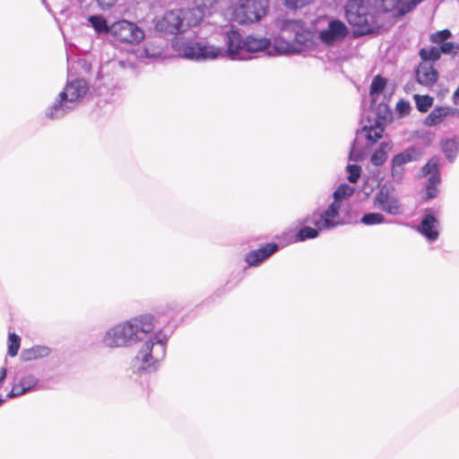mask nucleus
Returning a JSON list of instances; mask_svg holds the SVG:
<instances>
[{"mask_svg":"<svg viewBox=\"0 0 459 459\" xmlns=\"http://www.w3.org/2000/svg\"><path fill=\"white\" fill-rule=\"evenodd\" d=\"M172 309L165 314L167 318L160 321L152 314H143L128 320L120 322L109 327L102 337V344L105 347L130 348L143 342L134 358L135 372H155L160 362L165 358L168 341L171 333H168L165 329L160 328L154 332L157 325H169L177 315Z\"/></svg>","mask_w":459,"mask_h":459,"instance_id":"nucleus-1","label":"nucleus"},{"mask_svg":"<svg viewBox=\"0 0 459 459\" xmlns=\"http://www.w3.org/2000/svg\"><path fill=\"white\" fill-rule=\"evenodd\" d=\"M226 53L231 59L244 60V39L239 32L230 30L225 34ZM225 50L220 47L209 45L204 41L186 43L182 48V56L185 58L195 61L215 59L223 56Z\"/></svg>","mask_w":459,"mask_h":459,"instance_id":"nucleus-2","label":"nucleus"},{"mask_svg":"<svg viewBox=\"0 0 459 459\" xmlns=\"http://www.w3.org/2000/svg\"><path fill=\"white\" fill-rule=\"evenodd\" d=\"M204 16V11L201 7L168 11L156 18L155 29L165 35H178L198 25Z\"/></svg>","mask_w":459,"mask_h":459,"instance_id":"nucleus-3","label":"nucleus"},{"mask_svg":"<svg viewBox=\"0 0 459 459\" xmlns=\"http://www.w3.org/2000/svg\"><path fill=\"white\" fill-rule=\"evenodd\" d=\"M387 112L388 108L385 104L378 106L377 112V117L372 123L368 119V125H364L360 131H358L353 140L349 153V160L359 161L364 159L367 150L372 147L379 139L383 137L385 131V117L380 116L381 112Z\"/></svg>","mask_w":459,"mask_h":459,"instance_id":"nucleus-4","label":"nucleus"},{"mask_svg":"<svg viewBox=\"0 0 459 459\" xmlns=\"http://www.w3.org/2000/svg\"><path fill=\"white\" fill-rule=\"evenodd\" d=\"M89 90L84 79L68 82L56 100L46 110V117L52 120L64 117L77 107Z\"/></svg>","mask_w":459,"mask_h":459,"instance_id":"nucleus-5","label":"nucleus"},{"mask_svg":"<svg viewBox=\"0 0 459 459\" xmlns=\"http://www.w3.org/2000/svg\"><path fill=\"white\" fill-rule=\"evenodd\" d=\"M354 193V188L347 184L340 185L333 192V202L324 212H315L304 222L313 224L321 230H331L343 223L340 218V203Z\"/></svg>","mask_w":459,"mask_h":459,"instance_id":"nucleus-6","label":"nucleus"},{"mask_svg":"<svg viewBox=\"0 0 459 459\" xmlns=\"http://www.w3.org/2000/svg\"><path fill=\"white\" fill-rule=\"evenodd\" d=\"M345 16L354 28L355 36L371 34L377 27L375 15L369 12L362 0H349L345 6Z\"/></svg>","mask_w":459,"mask_h":459,"instance_id":"nucleus-7","label":"nucleus"},{"mask_svg":"<svg viewBox=\"0 0 459 459\" xmlns=\"http://www.w3.org/2000/svg\"><path fill=\"white\" fill-rule=\"evenodd\" d=\"M269 0H239L235 9L237 22L242 24L253 23L265 15Z\"/></svg>","mask_w":459,"mask_h":459,"instance_id":"nucleus-8","label":"nucleus"},{"mask_svg":"<svg viewBox=\"0 0 459 459\" xmlns=\"http://www.w3.org/2000/svg\"><path fill=\"white\" fill-rule=\"evenodd\" d=\"M422 151L416 146H410L395 154L391 160L390 174L394 182L401 183L405 173V165L420 160Z\"/></svg>","mask_w":459,"mask_h":459,"instance_id":"nucleus-9","label":"nucleus"},{"mask_svg":"<svg viewBox=\"0 0 459 459\" xmlns=\"http://www.w3.org/2000/svg\"><path fill=\"white\" fill-rule=\"evenodd\" d=\"M109 34L121 43H139L144 38V32L135 23L121 20L110 26Z\"/></svg>","mask_w":459,"mask_h":459,"instance_id":"nucleus-10","label":"nucleus"},{"mask_svg":"<svg viewBox=\"0 0 459 459\" xmlns=\"http://www.w3.org/2000/svg\"><path fill=\"white\" fill-rule=\"evenodd\" d=\"M441 214V206L426 208L418 227L419 232L429 242H434L439 236L440 222L437 217Z\"/></svg>","mask_w":459,"mask_h":459,"instance_id":"nucleus-11","label":"nucleus"},{"mask_svg":"<svg viewBox=\"0 0 459 459\" xmlns=\"http://www.w3.org/2000/svg\"><path fill=\"white\" fill-rule=\"evenodd\" d=\"M281 30L292 35L290 39L297 45L299 50L312 44V36L301 21L285 20L281 23Z\"/></svg>","mask_w":459,"mask_h":459,"instance_id":"nucleus-12","label":"nucleus"},{"mask_svg":"<svg viewBox=\"0 0 459 459\" xmlns=\"http://www.w3.org/2000/svg\"><path fill=\"white\" fill-rule=\"evenodd\" d=\"M374 206L388 214L399 215L403 213V207L399 200L389 189L382 187L374 196Z\"/></svg>","mask_w":459,"mask_h":459,"instance_id":"nucleus-13","label":"nucleus"},{"mask_svg":"<svg viewBox=\"0 0 459 459\" xmlns=\"http://www.w3.org/2000/svg\"><path fill=\"white\" fill-rule=\"evenodd\" d=\"M348 35L346 25L339 20H332L328 27L319 32V39L325 45L333 46L342 41Z\"/></svg>","mask_w":459,"mask_h":459,"instance_id":"nucleus-14","label":"nucleus"},{"mask_svg":"<svg viewBox=\"0 0 459 459\" xmlns=\"http://www.w3.org/2000/svg\"><path fill=\"white\" fill-rule=\"evenodd\" d=\"M279 248L280 247L276 243H268L258 249L247 253L244 258L245 262L250 267L258 266L276 253Z\"/></svg>","mask_w":459,"mask_h":459,"instance_id":"nucleus-15","label":"nucleus"},{"mask_svg":"<svg viewBox=\"0 0 459 459\" xmlns=\"http://www.w3.org/2000/svg\"><path fill=\"white\" fill-rule=\"evenodd\" d=\"M415 77L420 85L431 88L438 79V72L429 62H421L415 70Z\"/></svg>","mask_w":459,"mask_h":459,"instance_id":"nucleus-16","label":"nucleus"},{"mask_svg":"<svg viewBox=\"0 0 459 459\" xmlns=\"http://www.w3.org/2000/svg\"><path fill=\"white\" fill-rule=\"evenodd\" d=\"M456 108L451 107H437L424 119V125L427 126H434L440 124L445 117L458 114Z\"/></svg>","mask_w":459,"mask_h":459,"instance_id":"nucleus-17","label":"nucleus"},{"mask_svg":"<svg viewBox=\"0 0 459 459\" xmlns=\"http://www.w3.org/2000/svg\"><path fill=\"white\" fill-rule=\"evenodd\" d=\"M270 46L271 40L269 39L249 35L244 39V56L247 53L264 51Z\"/></svg>","mask_w":459,"mask_h":459,"instance_id":"nucleus-18","label":"nucleus"},{"mask_svg":"<svg viewBox=\"0 0 459 459\" xmlns=\"http://www.w3.org/2000/svg\"><path fill=\"white\" fill-rule=\"evenodd\" d=\"M316 229L305 226L299 230L297 232L290 231L284 235L289 238V243L302 242L307 239L316 238L321 229L315 226Z\"/></svg>","mask_w":459,"mask_h":459,"instance_id":"nucleus-19","label":"nucleus"},{"mask_svg":"<svg viewBox=\"0 0 459 459\" xmlns=\"http://www.w3.org/2000/svg\"><path fill=\"white\" fill-rule=\"evenodd\" d=\"M440 147L449 162H454L459 152V140L456 137L442 140Z\"/></svg>","mask_w":459,"mask_h":459,"instance_id":"nucleus-20","label":"nucleus"},{"mask_svg":"<svg viewBox=\"0 0 459 459\" xmlns=\"http://www.w3.org/2000/svg\"><path fill=\"white\" fill-rule=\"evenodd\" d=\"M50 349L47 346L37 345L30 349L23 350L21 357L24 361L38 359L48 356Z\"/></svg>","mask_w":459,"mask_h":459,"instance_id":"nucleus-21","label":"nucleus"},{"mask_svg":"<svg viewBox=\"0 0 459 459\" xmlns=\"http://www.w3.org/2000/svg\"><path fill=\"white\" fill-rule=\"evenodd\" d=\"M392 143L390 142H382L371 155L370 161L376 167L382 166L387 160V152L391 150Z\"/></svg>","mask_w":459,"mask_h":459,"instance_id":"nucleus-22","label":"nucleus"},{"mask_svg":"<svg viewBox=\"0 0 459 459\" xmlns=\"http://www.w3.org/2000/svg\"><path fill=\"white\" fill-rule=\"evenodd\" d=\"M385 85L386 80L385 78H383L380 75H377L374 77L369 91L370 97L372 98L370 108H374L375 105L377 104L376 97L378 96L384 91Z\"/></svg>","mask_w":459,"mask_h":459,"instance_id":"nucleus-23","label":"nucleus"},{"mask_svg":"<svg viewBox=\"0 0 459 459\" xmlns=\"http://www.w3.org/2000/svg\"><path fill=\"white\" fill-rule=\"evenodd\" d=\"M88 20L97 33H109L110 27H108L104 17L100 15H91Z\"/></svg>","mask_w":459,"mask_h":459,"instance_id":"nucleus-24","label":"nucleus"},{"mask_svg":"<svg viewBox=\"0 0 459 459\" xmlns=\"http://www.w3.org/2000/svg\"><path fill=\"white\" fill-rule=\"evenodd\" d=\"M360 222L367 226H373L383 223H389L390 221H385V218L382 213L368 212L361 217Z\"/></svg>","mask_w":459,"mask_h":459,"instance_id":"nucleus-25","label":"nucleus"},{"mask_svg":"<svg viewBox=\"0 0 459 459\" xmlns=\"http://www.w3.org/2000/svg\"><path fill=\"white\" fill-rule=\"evenodd\" d=\"M423 0H397L396 13L403 16L413 10Z\"/></svg>","mask_w":459,"mask_h":459,"instance_id":"nucleus-26","label":"nucleus"},{"mask_svg":"<svg viewBox=\"0 0 459 459\" xmlns=\"http://www.w3.org/2000/svg\"><path fill=\"white\" fill-rule=\"evenodd\" d=\"M422 62H435L440 58L441 53L439 48L431 47L429 48H421L419 52Z\"/></svg>","mask_w":459,"mask_h":459,"instance_id":"nucleus-27","label":"nucleus"},{"mask_svg":"<svg viewBox=\"0 0 459 459\" xmlns=\"http://www.w3.org/2000/svg\"><path fill=\"white\" fill-rule=\"evenodd\" d=\"M416 108L420 112H427L433 105V98L429 95H414Z\"/></svg>","mask_w":459,"mask_h":459,"instance_id":"nucleus-28","label":"nucleus"},{"mask_svg":"<svg viewBox=\"0 0 459 459\" xmlns=\"http://www.w3.org/2000/svg\"><path fill=\"white\" fill-rule=\"evenodd\" d=\"M19 382L23 387L22 389V393H28L38 389L39 380L33 375L24 376L19 380Z\"/></svg>","mask_w":459,"mask_h":459,"instance_id":"nucleus-29","label":"nucleus"},{"mask_svg":"<svg viewBox=\"0 0 459 459\" xmlns=\"http://www.w3.org/2000/svg\"><path fill=\"white\" fill-rule=\"evenodd\" d=\"M92 91L94 95L103 97L104 101H108L109 97L112 96L110 89L102 85L100 80L94 82Z\"/></svg>","mask_w":459,"mask_h":459,"instance_id":"nucleus-30","label":"nucleus"},{"mask_svg":"<svg viewBox=\"0 0 459 459\" xmlns=\"http://www.w3.org/2000/svg\"><path fill=\"white\" fill-rule=\"evenodd\" d=\"M8 354L11 357H14L18 353L21 343V338L14 333H10L8 336Z\"/></svg>","mask_w":459,"mask_h":459,"instance_id":"nucleus-31","label":"nucleus"},{"mask_svg":"<svg viewBox=\"0 0 459 459\" xmlns=\"http://www.w3.org/2000/svg\"><path fill=\"white\" fill-rule=\"evenodd\" d=\"M440 158L434 156L432 157L423 167L422 173L427 176L435 172H439Z\"/></svg>","mask_w":459,"mask_h":459,"instance_id":"nucleus-32","label":"nucleus"},{"mask_svg":"<svg viewBox=\"0 0 459 459\" xmlns=\"http://www.w3.org/2000/svg\"><path fill=\"white\" fill-rule=\"evenodd\" d=\"M452 36L451 31L449 30H443L431 34L430 40L438 45H442Z\"/></svg>","mask_w":459,"mask_h":459,"instance_id":"nucleus-33","label":"nucleus"},{"mask_svg":"<svg viewBox=\"0 0 459 459\" xmlns=\"http://www.w3.org/2000/svg\"><path fill=\"white\" fill-rule=\"evenodd\" d=\"M348 172V180L351 183H356L360 177L361 168L357 164H349L346 168Z\"/></svg>","mask_w":459,"mask_h":459,"instance_id":"nucleus-34","label":"nucleus"},{"mask_svg":"<svg viewBox=\"0 0 459 459\" xmlns=\"http://www.w3.org/2000/svg\"><path fill=\"white\" fill-rule=\"evenodd\" d=\"M440 53L456 55L459 51V45L455 42H445L440 48Z\"/></svg>","mask_w":459,"mask_h":459,"instance_id":"nucleus-35","label":"nucleus"},{"mask_svg":"<svg viewBox=\"0 0 459 459\" xmlns=\"http://www.w3.org/2000/svg\"><path fill=\"white\" fill-rule=\"evenodd\" d=\"M313 0H283L284 4L290 9H297L309 4Z\"/></svg>","mask_w":459,"mask_h":459,"instance_id":"nucleus-36","label":"nucleus"},{"mask_svg":"<svg viewBox=\"0 0 459 459\" xmlns=\"http://www.w3.org/2000/svg\"><path fill=\"white\" fill-rule=\"evenodd\" d=\"M440 182H441L440 172H435V173L429 174V177L428 178V182H427L426 186L437 187V185L440 184Z\"/></svg>","mask_w":459,"mask_h":459,"instance_id":"nucleus-37","label":"nucleus"},{"mask_svg":"<svg viewBox=\"0 0 459 459\" xmlns=\"http://www.w3.org/2000/svg\"><path fill=\"white\" fill-rule=\"evenodd\" d=\"M438 189L436 186H426V196L425 200L433 199L437 196Z\"/></svg>","mask_w":459,"mask_h":459,"instance_id":"nucleus-38","label":"nucleus"},{"mask_svg":"<svg viewBox=\"0 0 459 459\" xmlns=\"http://www.w3.org/2000/svg\"><path fill=\"white\" fill-rule=\"evenodd\" d=\"M102 10H108L115 5L117 0H96Z\"/></svg>","mask_w":459,"mask_h":459,"instance_id":"nucleus-39","label":"nucleus"},{"mask_svg":"<svg viewBox=\"0 0 459 459\" xmlns=\"http://www.w3.org/2000/svg\"><path fill=\"white\" fill-rule=\"evenodd\" d=\"M196 3H199V4L196 7H201L204 11V8H208L212 6L217 0H195Z\"/></svg>","mask_w":459,"mask_h":459,"instance_id":"nucleus-40","label":"nucleus"},{"mask_svg":"<svg viewBox=\"0 0 459 459\" xmlns=\"http://www.w3.org/2000/svg\"><path fill=\"white\" fill-rule=\"evenodd\" d=\"M410 108V106H409V103L406 102V101H403V100H400L398 103H397V109L401 112V113H405L409 110Z\"/></svg>","mask_w":459,"mask_h":459,"instance_id":"nucleus-41","label":"nucleus"},{"mask_svg":"<svg viewBox=\"0 0 459 459\" xmlns=\"http://www.w3.org/2000/svg\"><path fill=\"white\" fill-rule=\"evenodd\" d=\"M22 388L23 387L20 382H18L17 384H14L13 385V389L14 393L17 394V397L25 394V393H22Z\"/></svg>","mask_w":459,"mask_h":459,"instance_id":"nucleus-42","label":"nucleus"},{"mask_svg":"<svg viewBox=\"0 0 459 459\" xmlns=\"http://www.w3.org/2000/svg\"><path fill=\"white\" fill-rule=\"evenodd\" d=\"M453 101L455 105L459 104V87L455 90L453 95Z\"/></svg>","mask_w":459,"mask_h":459,"instance_id":"nucleus-43","label":"nucleus"},{"mask_svg":"<svg viewBox=\"0 0 459 459\" xmlns=\"http://www.w3.org/2000/svg\"><path fill=\"white\" fill-rule=\"evenodd\" d=\"M6 373H7V370L5 368H2L0 369V384L4 380V378L6 377Z\"/></svg>","mask_w":459,"mask_h":459,"instance_id":"nucleus-44","label":"nucleus"},{"mask_svg":"<svg viewBox=\"0 0 459 459\" xmlns=\"http://www.w3.org/2000/svg\"><path fill=\"white\" fill-rule=\"evenodd\" d=\"M14 397H17V394H15L13 389L12 388V390L7 394L6 398L7 399H12V398H14Z\"/></svg>","mask_w":459,"mask_h":459,"instance_id":"nucleus-45","label":"nucleus"},{"mask_svg":"<svg viewBox=\"0 0 459 459\" xmlns=\"http://www.w3.org/2000/svg\"><path fill=\"white\" fill-rule=\"evenodd\" d=\"M4 401H5V400H4V399H3V398L0 396V405H1L2 403H4Z\"/></svg>","mask_w":459,"mask_h":459,"instance_id":"nucleus-46","label":"nucleus"}]
</instances>
